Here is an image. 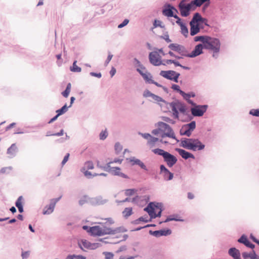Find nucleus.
Returning <instances> with one entry per match:
<instances>
[{
    "instance_id": "obj_1",
    "label": "nucleus",
    "mask_w": 259,
    "mask_h": 259,
    "mask_svg": "<svg viewBox=\"0 0 259 259\" xmlns=\"http://www.w3.org/2000/svg\"><path fill=\"white\" fill-rule=\"evenodd\" d=\"M181 144L182 147L193 151L201 150L205 147V145L199 140L195 139L182 140Z\"/></svg>"
},
{
    "instance_id": "obj_2",
    "label": "nucleus",
    "mask_w": 259,
    "mask_h": 259,
    "mask_svg": "<svg viewBox=\"0 0 259 259\" xmlns=\"http://www.w3.org/2000/svg\"><path fill=\"white\" fill-rule=\"evenodd\" d=\"M204 48L213 52V57H214L215 54L219 53L221 48V42L219 39L207 36Z\"/></svg>"
},
{
    "instance_id": "obj_3",
    "label": "nucleus",
    "mask_w": 259,
    "mask_h": 259,
    "mask_svg": "<svg viewBox=\"0 0 259 259\" xmlns=\"http://www.w3.org/2000/svg\"><path fill=\"white\" fill-rule=\"evenodd\" d=\"M88 231L92 235L99 236L107 234H114L116 232L115 230L104 225L90 227Z\"/></svg>"
},
{
    "instance_id": "obj_4",
    "label": "nucleus",
    "mask_w": 259,
    "mask_h": 259,
    "mask_svg": "<svg viewBox=\"0 0 259 259\" xmlns=\"http://www.w3.org/2000/svg\"><path fill=\"white\" fill-rule=\"evenodd\" d=\"M206 19L203 18L201 15L196 13L193 16V17L190 23V34L193 36L198 33L200 31L199 27V22H203Z\"/></svg>"
},
{
    "instance_id": "obj_5",
    "label": "nucleus",
    "mask_w": 259,
    "mask_h": 259,
    "mask_svg": "<svg viewBox=\"0 0 259 259\" xmlns=\"http://www.w3.org/2000/svg\"><path fill=\"white\" fill-rule=\"evenodd\" d=\"M158 125L160 127L161 132V137L162 138L165 137H168L174 139H176L175 133L169 125L163 122H158Z\"/></svg>"
},
{
    "instance_id": "obj_6",
    "label": "nucleus",
    "mask_w": 259,
    "mask_h": 259,
    "mask_svg": "<svg viewBox=\"0 0 259 259\" xmlns=\"http://www.w3.org/2000/svg\"><path fill=\"white\" fill-rule=\"evenodd\" d=\"M187 0H182L179 5V10L183 17H187L189 15L191 11L194 10L191 2L187 3Z\"/></svg>"
},
{
    "instance_id": "obj_7",
    "label": "nucleus",
    "mask_w": 259,
    "mask_h": 259,
    "mask_svg": "<svg viewBox=\"0 0 259 259\" xmlns=\"http://www.w3.org/2000/svg\"><path fill=\"white\" fill-rule=\"evenodd\" d=\"M144 210L148 213L151 219L160 217L162 211L158 204L155 205L152 203H150L147 207L145 208Z\"/></svg>"
},
{
    "instance_id": "obj_8",
    "label": "nucleus",
    "mask_w": 259,
    "mask_h": 259,
    "mask_svg": "<svg viewBox=\"0 0 259 259\" xmlns=\"http://www.w3.org/2000/svg\"><path fill=\"white\" fill-rule=\"evenodd\" d=\"M160 75L169 80H173L176 82H178V78L180 76V73L176 72L175 71L168 70V71H161Z\"/></svg>"
},
{
    "instance_id": "obj_9",
    "label": "nucleus",
    "mask_w": 259,
    "mask_h": 259,
    "mask_svg": "<svg viewBox=\"0 0 259 259\" xmlns=\"http://www.w3.org/2000/svg\"><path fill=\"white\" fill-rule=\"evenodd\" d=\"M149 60L151 64L155 66L162 64L161 57L157 51H153L149 54Z\"/></svg>"
},
{
    "instance_id": "obj_10",
    "label": "nucleus",
    "mask_w": 259,
    "mask_h": 259,
    "mask_svg": "<svg viewBox=\"0 0 259 259\" xmlns=\"http://www.w3.org/2000/svg\"><path fill=\"white\" fill-rule=\"evenodd\" d=\"M185 106L181 103L177 102L172 104V111L175 117L177 118H178L179 111L181 113L184 114L186 112Z\"/></svg>"
},
{
    "instance_id": "obj_11",
    "label": "nucleus",
    "mask_w": 259,
    "mask_h": 259,
    "mask_svg": "<svg viewBox=\"0 0 259 259\" xmlns=\"http://www.w3.org/2000/svg\"><path fill=\"white\" fill-rule=\"evenodd\" d=\"M169 48L184 57H188V52L183 46L177 44H171L169 45Z\"/></svg>"
},
{
    "instance_id": "obj_12",
    "label": "nucleus",
    "mask_w": 259,
    "mask_h": 259,
    "mask_svg": "<svg viewBox=\"0 0 259 259\" xmlns=\"http://www.w3.org/2000/svg\"><path fill=\"white\" fill-rule=\"evenodd\" d=\"M207 105H198L191 109V112L193 116H201L206 112Z\"/></svg>"
},
{
    "instance_id": "obj_13",
    "label": "nucleus",
    "mask_w": 259,
    "mask_h": 259,
    "mask_svg": "<svg viewBox=\"0 0 259 259\" xmlns=\"http://www.w3.org/2000/svg\"><path fill=\"white\" fill-rule=\"evenodd\" d=\"M94 167V164L92 161H87L84 163V167L82 168L81 171L84 173V175L88 178L96 176L98 175L97 174H95L92 175L91 172L86 170L87 169H92Z\"/></svg>"
},
{
    "instance_id": "obj_14",
    "label": "nucleus",
    "mask_w": 259,
    "mask_h": 259,
    "mask_svg": "<svg viewBox=\"0 0 259 259\" xmlns=\"http://www.w3.org/2000/svg\"><path fill=\"white\" fill-rule=\"evenodd\" d=\"M164 161L169 167H172L177 162V158L173 155L167 152L163 157Z\"/></svg>"
},
{
    "instance_id": "obj_15",
    "label": "nucleus",
    "mask_w": 259,
    "mask_h": 259,
    "mask_svg": "<svg viewBox=\"0 0 259 259\" xmlns=\"http://www.w3.org/2000/svg\"><path fill=\"white\" fill-rule=\"evenodd\" d=\"M80 248L82 249H95L98 247L97 243H91L89 241L86 240H82L79 244Z\"/></svg>"
},
{
    "instance_id": "obj_16",
    "label": "nucleus",
    "mask_w": 259,
    "mask_h": 259,
    "mask_svg": "<svg viewBox=\"0 0 259 259\" xmlns=\"http://www.w3.org/2000/svg\"><path fill=\"white\" fill-rule=\"evenodd\" d=\"M204 46L202 44H198L196 45L194 50L191 53H188V57L193 58L199 56L203 53V49Z\"/></svg>"
},
{
    "instance_id": "obj_17",
    "label": "nucleus",
    "mask_w": 259,
    "mask_h": 259,
    "mask_svg": "<svg viewBox=\"0 0 259 259\" xmlns=\"http://www.w3.org/2000/svg\"><path fill=\"white\" fill-rule=\"evenodd\" d=\"M60 197L52 199L50 205L45 207L43 211V214H47L52 213L54 210L56 203L60 200Z\"/></svg>"
},
{
    "instance_id": "obj_18",
    "label": "nucleus",
    "mask_w": 259,
    "mask_h": 259,
    "mask_svg": "<svg viewBox=\"0 0 259 259\" xmlns=\"http://www.w3.org/2000/svg\"><path fill=\"white\" fill-rule=\"evenodd\" d=\"M174 11L178 13V11L176 8L168 5L163 9L162 14L167 17H174L175 16L174 15Z\"/></svg>"
},
{
    "instance_id": "obj_19",
    "label": "nucleus",
    "mask_w": 259,
    "mask_h": 259,
    "mask_svg": "<svg viewBox=\"0 0 259 259\" xmlns=\"http://www.w3.org/2000/svg\"><path fill=\"white\" fill-rule=\"evenodd\" d=\"M160 172L163 174L164 179L170 180L173 178V174L170 172L163 165L160 167Z\"/></svg>"
},
{
    "instance_id": "obj_20",
    "label": "nucleus",
    "mask_w": 259,
    "mask_h": 259,
    "mask_svg": "<svg viewBox=\"0 0 259 259\" xmlns=\"http://www.w3.org/2000/svg\"><path fill=\"white\" fill-rule=\"evenodd\" d=\"M177 151L178 152L179 154L183 158H184L185 159H187L189 158H192L193 159L195 158L194 156L192 154H191V153H189V152H187V151H185V150H184L183 149H177Z\"/></svg>"
},
{
    "instance_id": "obj_21",
    "label": "nucleus",
    "mask_w": 259,
    "mask_h": 259,
    "mask_svg": "<svg viewBox=\"0 0 259 259\" xmlns=\"http://www.w3.org/2000/svg\"><path fill=\"white\" fill-rule=\"evenodd\" d=\"M130 161L132 162V165H134L135 164L138 165L142 168L147 170L146 166L144 164V163L142 162L140 159H137L135 157H133L130 159Z\"/></svg>"
},
{
    "instance_id": "obj_22",
    "label": "nucleus",
    "mask_w": 259,
    "mask_h": 259,
    "mask_svg": "<svg viewBox=\"0 0 259 259\" xmlns=\"http://www.w3.org/2000/svg\"><path fill=\"white\" fill-rule=\"evenodd\" d=\"M229 254L234 259H241L240 251L236 248H230L229 250Z\"/></svg>"
},
{
    "instance_id": "obj_23",
    "label": "nucleus",
    "mask_w": 259,
    "mask_h": 259,
    "mask_svg": "<svg viewBox=\"0 0 259 259\" xmlns=\"http://www.w3.org/2000/svg\"><path fill=\"white\" fill-rule=\"evenodd\" d=\"M238 242L243 243L246 246L249 247L251 248H253L254 247V245L251 244L249 241L248 240L246 237L242 236L239 239Z\"/></svg>"
},
{
    "instance_id": "obj_24",
    "label": "nucleus",
    "mask_w": 259,
    "mask_h": 259,
    "mask_svg": "<svg viewBox=\"0 0 259 259\" xmlns=\"http://www.w3.org/2000/svg\"><path fill=\"white\" fill-rule=\"evenodd\" d=\"M110 171L114 175H117L124 178H127V176L120 171V169L118 167H112Z\"/></svg>"
},
{
    "instance_id": "obj_25",
    "label": "nucleus",
    "mask_w": 259,
    "mask_h": 259,
    "mask_svg": "<svg viewBox=\"0 0 259 259\" xmlns=\"http://www.w3.org/2000/svg\"><path fill=\"white\" fill-rule=\"evenodd\" d=\"M242 256L244 259H259V256L254 251L249 253L243 252L242 253Z\"/></svg>"
},
{
    "instance_id": "obj_26",
    "label": "nucleus",
    "mask_w": 259,
    "mask_h": 259,
    "mask_svg": "<svg viewBox=\"0 0 259 259\" xmlns=\"http://www.w3.org/2000/svg\"><path fill=\"white\" fill-rule=\"evenodd\" d=\"M171 232V231L169 229L166 230L155 231L153 232V235L156 237H159L161 236H166L170 235Z\"/></svg>"
},
{
    "instance_id": "obj_27",
    "label": "nucleus",
    "mask_w": 259,
    "mask_h": 259,
    "mask_svg": "<svg viewBox=\"0 0 259 259\" xmlns=\"http://www.w3.org/2000/svg\"><path fill=\"white\" fill-rule=\"evenodd\" d=\"M17 146L15 144H13L7 150V153L12 156H14L17 151Z\"/></svg>"
},
{
    "instance_id": "obj_28",
    "label": "nucleus",
    "mask_w": 259,
    "mask_h": 259,
    "mask_svg": "<svg viewBox=\"0 0 259 259\" xmlns=\"http://www.w3.org/2000/svg\"><path fill=\"white\" fill-rule=\"evenodd\" d=\"M143 77L146 82H148V83L153 82L152 76L150 73L146 72L145 74L143 75Z\"/></svg>"
},
{
    "instance_id": "obj_29",
    "label": "nucleus",
    "mask_w": 259,
    "mask_h": 259,
    "mask_svg": "<svg viewBox=\"0 0 259 259\" xmlns=\"http://www.w3.org/2000/svg\"><path fill=\"white\" fill-rule=\"evenodd\" d=\"M181 95L183 97V98L188 100L189 103H192L191 101L189 100V98L190 97H195V94L193 93H191L190 94H186L183 91H181Z\"/></svg>"
},
{
    "instance_id": "obj_30",
    "label": "nucleus",
    "mask_w": 259,
    "mask_h": 259,
    "mask_svg": "<svg viewBox=\"0 0 259 259\" xmlns=\"http://www.w3.org/2000/svg\"><path fill=\"white\" fill-rule=\"evenodd\" d=\"M196 127V123L195 121H192L190 123L187 124L183 126V131H184L185 128H188L191 131H193Z\"/></svg>"
},
{
    "instance_id": "obj_31",
    "label": "nucleus",
    "mask_w": 259,
    "mask_h": 259,
    "mask_svg": "<svg viewBox=\"0 0 259 259\" xmlns=\"http://www.w3.org/2000/svg\"><path fill=\"white\" fill-rule=\"evenodd\" d=\"M77 61H74L73 65L70 67V70L72 72H80L81 70L80 67H78L76 65Z\"/></svg>"
},
{
    "instance_id": "obj_32",
    "label": "nucleus",
    "mask_w": 259,
    "mask_h": 259,
    "mask_svg": "<svg viewBox=\"0 0 259 259\" xmlns=\"http://www.w3.org/2000/svg\"><path fill=\"white\" fill-rule=\"evenodd\" d=\"M152 151L155 154L162 156L163 158L164 157V156L165 155V154L167 152L164 151L162 149H159V148L153 149L152 150Z\"/></svg>"
},
{
    "instance_id": "obj_33",
    "label": "nucleus",
    "mask_w": 259,
    "mask_h": 259,
    "mask_svg": "<svg viewBox=\"0 0 259 259\" xmlns=\"http://www.w3.org/2000/svg\"><path fill=\"white\" fill-rule=\"evenodd\" d=\"M207 36H197L194 38V40L195 41H200L202 42V45L204 46Z\"/></svg>"
},
{
    "instance_id": "obj_34",
    "label": "nucleus",
    "mask_w": 259,
    "mask_h": 259,
    "mask_svg": "<svg viewBox=\"0 0 259 259\" xmlns=\"http://www.w3.org/2000/svg\"><path fill=\"white\" fill-rule=\"evenodd\" d=\"M158 140V138L152 136L148 141L147 144L151 148L154 146L155 143L157 142Z\"/></svg>"
},
{
    "instance_id": "obj_35",
    "label": "nucleus",
    "mask_w": 259,
    "mask_h": 259,
    "mask_svg": "<svg viewBox=\"0 0 259 259\" xmlns=\"http://www.w3.org/2000/svg\"><path fill=\"white\" fill-rule=\"evenodd\" d=\"M71 83H69L67 85V87L65 89V90L62 93V95L65 97V98H67L68 97V95L70 92V90H71Z\"/></svg>"
},
{
    "instance_id": "obj_36",
    "label": "nucleus",
    "mask_w": 259,
    "mask_h": 259,
    "mask_svg": "<svg viewBox=\"0 0 259 259\" xmlns=\"http://www.w3.org/2000/svg\"><path fill=\"white\" fill-rule=\"evenodd\" d=\"M123 215L125 217H128L132 214V208L131 207H126L122 212Z\"/></svg>"
},
{
    "instance_id": "obj_37",
    "label": "nucleus",
    "mask_w": 259,
    "mask_h": 259,
    "mask_svg": "<svg viewBox=\"0 0 259 259\" xmlns=\"http://www.w3.org/2000/svg\"><path fill=\"white\" fill-rule=\"evenodd\" d=\"M191 3L193 5L194 10L197 7H200L203 4L201 0H194L191 1Z\"/></svg>"
},
{
    "instance_id": "obj_38",
    "label": "nucleus",
    "mask_w": 259,
    "mask_h": 259,
    "mask_svg": "<svg viewBox=\"0 0 259 259\" xmlns=\"http://www.w3.org/2000/svg\"><path fill=\"white\" fill-rule=\"evenodd\" d=\"M67 107L66 105H65L61 109L57 110L56 111V112L57 113V114L59 116H60V115L63 114V113H64L65 112H66L67 111Z\"/></svg>"
},
{
    "instance_id": "obj_39",
    "label": "nucleus",
    "mask_w": 259,
    "mask_h": 259,
    "mask_svg": "<svg viewBox=\"0 0 259 259\" xmlns=\"http://www.w3.org/2000/svg\"><path fill=\"white\" fill-rule=\"evenodd\" d=\"M181 27V32L183 34L187 36L188 34V30L184 24L180 26Z\"/></svg>"
},
{
    "instance_id": "obj_40",
    "label": "nucleus",
    "mask_w": 259,
    "mask_h": 259,
    "mask_svg": "<svg viewBox=\"0 0 259 259\" xmlns=\"http://www.w3.org/2000/svg\"><path fill=\"white\" fill-rule=\"evenodd\" d=\"M192 131L189 129L185 128L184 131H183V128L181 130V134L182 135H186L188 137H190L191 135Z\"/></svg>"
},
{
    "instance_id": "obj_41",
    "label": "nucleus",
    "mask_w": 259,
    "mask_h": 259,
    "mask_svg": "<svg viewBox=\"0 0 259 259\" xmlns=\"http://www.w3.org/2000/svg\"><path fill=\"white\" fill-rule=\"evenodd\" d=\"M249 114L255 116H259V109H251L250 112Z\"/></svg>"
},
{
    "instance_id": "obj_42",
    "label": "nucleus",
    "mask_w": 259,
    "mask_h": 259,
    "mask_svg": "<svg viewBox=\"0 0 259 259\" xmlns=\"http://www.w3.org/2000/svg\"><path fill=\"white\" fill-rule=\"evenodd\" d=\"M22 200V196H20L18 198L17 200L16 201V206L17 207V208L23 207Z\"/></svg>"
},
{
    "instance_id": "obj_43",
    "label": "nucleus",
    "mask_w": 259,
    "mask_h": 259,
    "mask_svg": "<svg viewBox=\"0 0 259 259\" xmlns=\"http://www.w3.org/2000/svg\"><path fill=\"white\" fill-rule=\"evenodd\" d=\"M153 25H154V27H160L161 28L164 27V26L162 25L161 21H160L159 20H155L154 21V23Z\"/></svg>"
},
{
    "instance_id": "obj_44",
    "label": "nucleus",
    "mask_w": 259,
    "mask_h": 259,
    "mask_svg": "<svg viewBox=\"0 0 259 259\" xmlns=\"http://www.w3.org/2000/svg\"><path fill=\"white\" fill-rule=\"evenodd\" d=\"M122 149V146L118 143H116L115 145V150L117 153H119L121 151Z\"/></svg>"
},
{
    "instance_id": "obj_45",
    "label": "nucleus",
    "mask_w": 259,
    "mask_h": 259,
    "mask_svg": "<svg viewBox=\"0 0 259 259\" xmlns=\"http://www.w3.org/2000/svg\"><path fill=\"white\" fill-rule=\"evenodd\" d=\"M107 135H108V134H107L106 131H102L100 134V139L101 140H104L106 138V137H107Z\"/></svg>"
},
{
    "instance_id": "obj_46",
    "label": "nucleus",
    "mask_w": 259,
    "mask_h": 259,
    "mask_svg": "<svg viewBox=\"0 0 259 259\" xmlns=\"http://www.w3.org/2000/svg\"><path fill=\"white\" fill-rule=\"evenodd\" d=\"M154 101H156V102H161L162 101V99L161 98H160V97L157 96V95H155L154 94H152V97H151Z\"/></svg>"
},
{
    "instance_id": "obj_47",
    "label": "nucleus",
    "mask_w": 259,
    "mask_h": 259,
    "mask_svg": "<svg viewBox=\"0 0 259 259\" xmlns=\"http://www.w3.org/2000/svg\"><path fill=\"white\" fill-rule=\"evenodd\" d=\"M105 259H113L114 255L111 252H105Z\"/></svg>"
},
{
    "instance_id": "obj_48",
    "label": "nucleus",
    "mask_w": 259,
    "mask_h": 259,
    "mask_svg": "<svg viewBox=\"0 0 259 259\" xmlns=\"http://www.w3.org/2000/svg\"><path fill=\"white\" fill-rule=\"evenodd\" d=\"M152 133L155 135H158V134H161L160 127L158 124V128L152 131Z\"/></svg>"
},
{
    "instance_id": "obj_49",
    "label": "nucleus",
    "mask_w": 259,
    "mask_h": 259,
    "mask_svg": "<svg viewBox=\"0 0 259 259\" xmlns=\"http://www.w3.org/2000/svg\"><path fill=\"white\" fill-rule=\"evenodd\" d=\"M135 192V190L134 189H127L125 191V194L127 196H132L134 195Z\"/></svg>"
},
{
    "instance_id": "obj_50",
    "label": "nucleus",
    "mask_w": 259,
    "mask_h": 259,
    "mask_svg": "<svg viewBox=\"0 0 259 259\" xmlns=\"http://www.w3.org/2000/svg\"><path fill=\"white\" fill-rule=\"evenodd\" d=\"M152 93H151L149 90H146L144 91V93H143V96L144 97H146V98H148V97H151L152 96Z\"/></svg>"
},
{
    "instance_id": "obj_51",
    "label": "nucleus",
    "mask_w": 259,
    "mask_h": 259,
    "mask_svg": "<svg viewBox=\"0 0 259 259\" xmlns=\"http://www.w3.org/2000/svg\"><path fill=\"white\" fill-rule=\"evenodd\" d=\"M129 22V20L128 19H124V21L122 22V23L120 24L118 26V27L119 28H121L124 26H125V25H126Z\"/></svg>"
},
{
    "instance_id": "obj_52",
    "label": "nucleus",
    "mask_w": 259,
    "mask_h": 259,
    "mask_svg": "<svg viewBox=\"0 0 259 259\" xmlns=\"http://www.w3.org/2000/svg\"><path fill=\"white\" fill-rule=\"evenodd\" d=\"M30 255V252L29 251L22 252L21 256L23 259H25L28 257Z\"/></svg>"
},
{
    "instance_id": "obj_53",
    "label": "nucleus",
    "mask_w": 259,
    "mask_h": 259,
    "mask_svg": "<svg viewBox=\"0 0 259 259\" xmlns=\"http://www.w3.org/2000/svg\"><path fill=\"white\" fill-rule=\"evenodd\" d=\"M174 17L177 19L176 23L179 25L181 26V25H183L184 24L181 21V19L177 15H175V16H174Z\"/></svg>"
},
{
    "instance_id": "obj_54",
    "label": "nucleus",
    "mask_w": 259,
    "mask_h": 259,
    "mask_svg": "<svg viewBox=\"0 0 259 259\" xmlns=\"http://www.w3.org/2000/svg\"><path fill=\"white\" fill-rule=\"evenodd\" d=\"M171 89L175 91H178L181 94V91H182L180 90V87L177 84H173L171 87Z\"/></svg>"
},
{
    "instance_id": "obj_55",
    "label": "nucleus",
    "mask_w": 259,
    "mask_h": 259,
    "mask_svg": "<svg viewBox=\"0 0 259 259\" xmlns=\"http://www.w3.org/2000/svg\"><path fill=\"white\" fill-rule=\"evenodd\" d=\"M69 155H70L69 154L67 153L66 154V155L65 156V157H64V159L62 162V165L65 164L66 163V162L68 161Z\"/></svg>"
},
{
    "instance_id": "obj_56",
    "label": "nucleus",
    "mask_w": 259,
    "mask_h": 259,
    "mask_svg": "<svg viewBox=\"0 0 259 259\" xmlns=\"http://www.w3.org/2000/svg\"><path fill=\"white\" fill-rule=\"evenodd\" d=\"M171 221H179V220H178L175 218H173L171 216H169L167 217V218L165 220V221H164V222H167Z\"/></svg>"
},
{
    "instance_id": "obj_57",
    "label": "nucleus",
    "mask_w": 259,
    "mask_h": 259,
    "mask_svg": "<svg viewBox=\"0 0 259 259\" xmlns=\"http://www.w3.org/2000/svg\"><path fill=\"white\" fill-rule=\"evenodd\" d=\"M138 221H142V222H144L147 223L148 222V220L147 219V218H145L144 217H141L140 218H139V219H138L136 221V222H138Z\"/></svg>"
},
{
    "instance_id": "obj_58",
    "label": "nucleus",
    "mask_w": 259,
    "mask_h": 259,
    "mask_svg": "<svg viewBox=\"0 0 259 259\" xmlns=\"http://www.w3.org/2000/svg\"><path fill=\"white\" fill-rule=\"evenodd\" d=\"M112 57H113L112 55H111L110 54H109V55H108V56L107 57V60H106V61L105 62V63H106V65H107L109 63V62L112 59Z\"/></svg>"
},
{
    "instance_id": "obj_59",
    "label": "nucleus",
    "mask_w": 259,
    "mask_h": 259,
    "mask_svg": "<svg viewBox=\"0 0 259 259\" xmlns=\"http://www.w3.org/2000/svg\"><path fill=\"white\" fill-rule=\"evenodd\" d=\"M74 259H86V257L81 255H75Z\"/></svg>"
},
{
    "instance_id": "obj_60",
    "label": "nucleus",
    "mask_w": 259,
    "mask_h": 259,
    "mask_svg": "<svg viewBox=\"0 0 259 259\" xmlns=\"http://www.w3.org/2000/svg\"><path fill=\"white\" fill-rule=\"evenodd\" d=\"M110 73L111 77L113 76L116 73V69H115V68H114V67H112L111 70V71H110Z\"/></svg>"
},
{
    "instance_id": "obj_61",
    "label": "nucleus",
    "mask_w": 259,
    "mask_h": 259,
    "mask_svg": "<svg viewBox=\"0 0 259 259\" xmlns=\"http://www.w3.org/2000/svg\"><path fill=\"white\" fill-rule=\"evenodd\" d=\"M143 137L146 139H149L152 137L149 134H143Z\"/></svg>"
},
{
    "instance_id": "obj_62",
    "label": "nucleus",
    "mask_w": 259,
    "mask_h": 259,
    "mask_svg": "<svg viewBox=\"0 0 259 259\" xmlns=\"http://www.w3.org/2000/svg\"><path fill=\"white\" fill-rule=\"evenodd\" d=\"M188 198L189 199H192L194 198V195L191 193V192H189L188 193Z\"/></svg>"
},
{
    "instance_id": "obj_63",
    "label": "nucleus",
    "mask_w": 259,
    "mask_h": 259,
    "mask_svg": "<svg viewBox=\"0 0 259 259\" xmlns=\"http://www.w3.org/2000/svg\"><path fill=\"white\" fill-rule=\"evenodd\" d=\"M16 124L15 123L13 122V123H11L9 125H8L7 127H6V130H10V128H11L12 127H13Z\"/></svg>"
},
{
    "instance_id": "obj_64",
    "label": "nucleus",
    "mask_w": 259,
    "mask_h": 259,
    "mask_svg": "<svg viewBox=\"0 0 259 259\" xmlns=\"http://www.w3.org/2000/svg\"><path fill=\"white\" fill-rule=\"evenodd\" d=\"M75 255H69L65 259H74Z\"/></svg>"
}]
</instances>
